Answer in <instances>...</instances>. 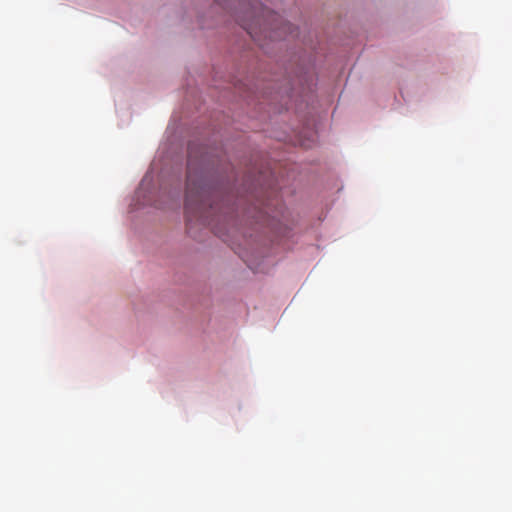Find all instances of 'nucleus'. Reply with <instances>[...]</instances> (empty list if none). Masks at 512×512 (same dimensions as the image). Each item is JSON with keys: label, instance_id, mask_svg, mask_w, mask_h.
I'll use <instances>...</instances> for the list:
<instances>
[{"label": "nucleus", "instance_id": "nucleus-2", "mask_svg": "<svg viewBox=\"0 0 512 512\" xmlns=\"http://www.w3.org/2000/svg\"><path fill=\"white\" fill-rule=\"evenodd\" d=\"M243 9H245L246 13L250 18V23L242 22L241 25L245 30L253 37L254 36V27L259 26L264 29L268 28L271 30H277L275 22L279 18V16L274 13L272 10L264 7L257 0H239Z\"/></svg>", "mask_w": 512, "mask_h": 512}, {"label": "nucleus", "instance_id": "nucleus-3", "mask_svg": "<svg viewBox=\"0 0 512 512\" xmlns=\"http://www.w3.org/2000/svg\"><path fill=\"white\" fill-rule=\"evenodd\" d=\"M282 26H284V28H288V29L290 28L288 23H284V24H282Z\"/></svg>", "mask_w": 512, "mask_h": 512}, {"label": "nucleus", "instance_id": "nucleus-1", "mask_svg": "<svg viewBox=\"0 0 512 512\" xmlns=\"http://www.w3.org/2000/svg\"><path fill=\"white\" fill-rule=\"evenodd\" d=\"M212 192L210 186L204 180L202 174L194 171L193 151L188 150L187 162V181H186V199L185 213L187 223L197 221L203 225L208 224V207L210 204Z\"/></svg>", "mask_w": 512, "mask_h": 512}]
</instances>
